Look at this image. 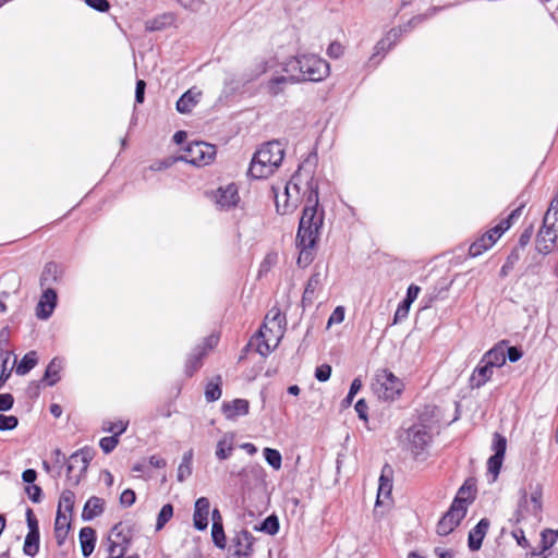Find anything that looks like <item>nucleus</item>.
Masks as SVG:
<instances>
[{
  "mask_svg": "<svg viewBox=\"0 0 558 558\" xmlns=\"http://www.w3.org/2000/svg\"><path fill=\"white\" fill-rule=\"evenodd\" d=\"M430 441L432 435L425 425H413L405 432L407 448L415 457H420L424 453Z\"/></svg>",
  "mask_w": 558,
  "mask_h": 558,
  "instance_id": "nucleus-9",
  "label": "nucleus"
},
{
  "mask_svg": "<svg viewBox=\"0 0 558 558\" xmlns=\"http://www.w3.org/2000/svg\"><path fill=\"white\" fill-rule=\"evenodd\" d=\"M464 508H459V502L451 504L449 510L441 517L437 524L438 535L446 536L450 534L465 517Z\"/></svg>",
  "mask_w": 558,
  "mask_h": 558,
  "instance_id": "nucleus-10",
  "label": "nucleus"
},
{
  "mask_svg": "<svg viewBox=\"0 0 558 558\" xmlns=\"http://www.w3.org/2000/svg\"><path fill=\"white\" fill-rule=\"evenodd\" d=\"M71 526V519L65 512L58 510L54 521V536L59 546L63 545Z\"/></svg>",
  "mask_w": 558,
  "mask_h": 558,
  "instance_id": "nucleus-22",
  "label": "nucleus"
},
{
  "mask_svg": "<svg viewBox=\"0 0 558 558\" xmlns=\"http://www.w3.org/2000/svg\"><path fill=\"white\" fill-rule=\"evenodd\" d=\"M221 376H216L213 380H210L205 389V398L208 402H214L221 397Z\"/></svg>",
  "mask_w": 558,
  "mask_h": 558,
  "instance_id": "nucleus-35",
  "label": "nucleus"
},
{
  "mask_svg": "<svg viewBox=\"0 0 558 558\" xmlns=\"http://www.w3.org/2000/svg\"><path fill=\"white\" fill-rule=\"evenodd\" d=\"M222 412L228 420H235L248 413V401L245 399H234L222 404Z\"/></svg>",
  "mask_w": 558,
  "mask_h": 558,
  "instance_id": "nucleus-20",
  "label": "nucleus"
},
{
  "mask_svg": "<svg viewBox=\"0 0 558 558\" xmlns=\"http://www.w3.org/2000/svg\"><path fill=\"white\" fill-rule=\"evenodd\" d=\"M26 521L28 526V533L39 534L38 521L31 508L26 510Z\"/></svg>",
  "mask_w": 558,
  "mask_h": 558,
  "instance_id": "nucleus-57",
  "label": "nucleus"
},
{
  "mask_svg": "<svg viewBox=\"0 0 558 558\" xmlns=\"http://www.w3.org/2000/svg\"><path fill=\"white\" fill-rule=\"evenodd\" d=\"M294 83H298V82L291 77V73L283 72L282 68H281L280 71H275L271 74L269 80L263 84V88L265 89V92L268 95H270L272 97H277V96L281 95L282 93H284L288 85L294 84Z\"/></svg>",
  "mask_w": 558,
  "mask_h": 558,
  "instance_id": "nucleus-12",
  "label": "nucleus"
},
{
  "mask_svg": "<svg viewBox=\"0 0 558 558\" xmlns=\"http://www.w3.org/2000/svg\"><path fill=\"white\" fill-rule=\"evenodd\" d=\"M392 47H390L384 38H381L374 48V53L371 57V61L375 60L378 56H384L388 52Z\"/></svg>",
  "mask_w": 558,
  "mask_h": 558,
  "instance_id": "nucleus-60",
  "label": "nucleus"
},
{
  "mask_svg": "<svg viewBox=\"0 0 558 558\" xmlns=\"http://www.w3.org/2000/svg\"><path fill=\"white\" fill-rule=\"evenodd\" d=\"M105 509V501L96 496L90 497L82 511V519L84 521H90L94 518L100 515Z\"/></svg>",
  "mask_w": 558,
  "mask_h": 558,
  "instance_id": "nucleus-27",
  "label": "nucleus"
},
{
  "mask_svg": "<svg viewBox=\"0 0 558 558\" xmlns=\"http://www.w3.org/2000/svg\"><path fill=\"white\" fill-rule=\"evenodd\" d=\"M57 305V293L51 288H46L36 307V316L40 319H48Z\"/></svg>",
  "mask_w": 558,
  "mask_h": 558,
  "instance_id": "nucleus-14",
  "label": "nucleus"
},
{
  "mask_svg": "<svg viewBox=\"0 0 558 558\" xmlns=\"http://www.w3.org/2000/svg\"><path fill=\"white\" fill-rule=\"evenodd\" d=\"M119 439L116 436L104 437L100 439L99 446L105 453H110L118 445Z\"/></svg>",
  "mask_w": 558,
  "mask_h": 558,
  "instance_id": "nucleus-54",
  "label": "nucleus"
},
{
  "mask_svg": "<svg viewBox=\"0 0 558 558\" xmlns=\"http://www.w3.org/2000/svg\"><path fill=\"white\" fill-rule=\"evenodd\" d=\"M80 544L85 558L89 557L95 549L96 532L90 526L82 527L80 531Z\"/></svg>",
  "mask_w": 558,
  "mask_h": 558,
  "instance_id": "nucleus-26",
  "label": "nucleus"
},
{
  "mask_svg": "<svg viewBox=\"0 0 558 558\" xmlns=\"http://www.w3.org/2000/svg\"><path fill=\"white\" fill-rule=\"evenodd\" d=\"M304 194L306 201L296 234V244L300 248L298 264L303 267L313 260V248L324 222V211H318V182L314 178L306 179Z\"/></svg>",
  "mask_w": 558,
  "mask_h": 558,
  "instance_id": "nucleus-1",
  "label": "nucleus"
},
{
  "mask_svg": "<svg viewBox=\"0 0 558 558\" xmlns=\"http://www.w3.org/2000/svg\"><path fill=\"white\" fill-rule=\"evenodd\" d=\"M272 338L274 336L271 331L266 332V335H260V331L258 332L255 341L256 350L260 355L265 356L276 349L282 337H277L275 342L271 341Z\"/></svg>",
  "mask_w": 558,
  "mask_h": 558,
  "instance_id": "nucleus-28",
  "label": "nucleus"
},
{
  "mask_svg": "<svg viewBox=\"0 0 558 558\" xmlns=\"http://www.w3.org/2000/svg\"><path fill=\"white\" fill-rule=\"evenodd\" d=\"M558 538V532L554 530H545L542 533V543L544 544V548H549L553 546Z\"/></svg>",
  "mask_w": 558,
  "mask_h": 558,
  "instance_id": "nucleus-56",
  "label": "nucleus"
},
{
  "mask_svg": "<svg viewBox=\"0 0 558 558\" xmlns=\"http://www.w3.org/2000/svg\"><path fill=\"white\" fill-rule=\"evenodd\" d=\"M307 178L314 177L310 173H303L301 170H299L286 183L282 192H279V189L276 186L271 187L275 197L276 209L280 215L293 213L302 201H306V194H304V190Z\"/></svg>",
  "mask_w": 558,
  "mask_h": 558,
  "instance_id": "nucleus-5",
  "label": "nucleus"
},
{
  "mask_svg": "<svg viewBox=\"0 0 558 558\" xmlns=\"http://www.w3.org/2000/svg\"><path fill=\"white\" fill-rule=\"evenodd\" d=\"M507 449V439L501 436L498 433L494 434V440H493V450L495 451L494 454H499L500 457H505Z\"/></svg>",
  "mask_w": 558,
  "mask_h": 558,
  "instance_id": "nucleus-48",
  "label": "nucleus"
},
{
  "mask_svg": "<svg viewBox=\"0 0 558 558\" xmlns=\"http://www.w3.org/2000/svg\"><path fill=\"white\" fill-rule=\"evenodd\" d=\"M492 246L493 244L489 236L482 235L471 244L469 248V254L472 257H477Z\"/></svg>",
  "mask_w": 558,
  "mask_h": 558,
  "instance_id": "nucleus-38",
  "label": "nucleus"
},
{
  "mask_svg": "<svg viewBox=\"0 0 558 558\" xmlns=\"http://www.w3.org/2000/svg\"><path fill=\"white\" fill-rule=\"evenodd\" d=\"M210 502L206 497H199L195 501L193 523L196 530L204 531L208 526Z\"/></svg>",
  "mask_w": 558,
  "mask_h": 558,
  "instance_id": "nucleus-15",
  "label": "nucleus"
},
{
  "mask_svg": "<svg viewBox=\"0 0 558 558\" xmlns=\"http://www.w3.org/2000/svg\"><path fill=\"white\" fill-rule=\"evenodd\" d=\"M519 259V255L515 252H512L511 255L507 258V262L502 265L500 269V276L506 277L513 269L514 263Z\"/></svg>",
  "mask_w": 558,
  "mask_h": 558,
  "instance_id": "nucleus-58",
  "label": "nucleus"
},
{
  "mask_svg": "<svg viewBox=\"0 0 558 558\" xmlns=\"http://www.w3.org/2000/svg\"><path fill=\"white\" fill-rule=\"evenodd\" d=\"M94 456L95 451L89 447H84L70 456L68 463V477L74 485L80 483Z\"/></svg>",
  "mask_w": 558,
  "mask_h": 558,
  "instance_id": "nucleus-8",
  "label": "nucleus"
},
{
  "mask_svg": "<svg viewBox=\"0 0 558 558\" xmlns=\"http://www.w3.org/2000/svg\"><path fill=\"white\" fill-rule=\"evenodd\" d=\"M61 368V360L54 357L50 361L44 375V380H47L48 386H53L60 379L59 373Z\"/></svg>",
  "mask_w": 558,
  "mask_h": 558,
  "instance_id": "nucleus-33",
  "label": "nucleus"
},
{
  "mask_svg": "<svg viewBox=\"0 0 558 558\" xmlns=\"http://www.w3.org/2000/svg\"><path fill=\"white\" fill-rule=\"evenodd\" d=\"M242 537H243V541L246 543L245 545V548L242 549V548H239L235 554L239 556L238 558H247V556L251 554L252 551V536L248 532H243L242 533Z\"/></svg>",
  "mask_w": 558,
  "mask_h": 558,
  "instance_id": "nucleus-55",
  "label": "nucleus"
},
{
  "mask_svg": "<svg viewBox=\"0 0 558 558\" xmlns=\"http://www.w3.org/2000/svg\"><path fill=\"white\" fill-rule=\"evenodd\" d=\"M74 499L75 495L72 490L66 489L62 492L59 499L58 510L71 513L74 507Z\"/></svg>",
  "mask_w": 558,
  "mask_h": 558,
  "instance_id": "nucleus-39",
  "label": "nucleus"
},
{
  "mask_svg": "<svg viewBox=\"0 0 558 558\" xmlns=\"http://www.w3.org/2000/svg\"><path fill=\"white\" fill-rule=\"evenodd\" d=\"M59 272V266L56 263H47L40 276L41 288H50L49 286L58 280Z\"/></svg>",
  "mask_w": 558,
  "mask_h": 558,
  "instance_id": "nucleus-31",
  "label": "nucleus"
},
{
  "mask_svg": "<svg viewBox=\"0 0 558 558\" xmlns=\"http://www.w3.org/2000/svg\"><path fill=\"white\" fill-rule=\"evenodd\" d=\"M504 457L499 454H493L487 462L488 472L494 475V480L498 476L501 465H502Z\"/></svg>",
  "mask_w": 558,
  "mask_h": 558,
  "instance_id": "nucleus-47",
  "label": "nucleus"
},
{
  "mask_svg": "<svg viewBox=\"0 0 558 558\" xmlns=\"http://www.w3.org/2000/svg\"><path fill=\"white\" fill-rule=\"evenodd\" d=\"M361 388H362L361 379L354 378L353 381L351 383L350 390H349L347 397L342 401L343 407H349L352 403L355 395L361 390Z\"/></svg>",
  "mask_w": 558,
  "mask_h": 558,
  "instance_id": "nucleus-49",
  "label": "nucleus"
},
{
  "mask_svg": "<svg viewBox=\"0 0 558 558\" xmlns=\"http://www.w3.org/2000/svg\"><path fill=\"white\" fill-rule=\"evenodd\" d=\"M232 451H233V445H232V441L231 440H228L226 437L220 439L218 442H217V447H216V457L219 459V460H226L228 459L231 454H232Z\"/></svg>",
  "mask_w": 558,
  "mask_h": 558,
  "instance_id": "nucleus-40",
  "label": "nucleus"
},
{
  "mask_svg": "<svg viewBox=\"0 0 558 558\" xmlns=\"http://www.w3.org/2000/svg\"><path fill=\"white\" fill-rule=\"evenodd\" d=\"M411 305L412 304L409 303L405 300H403L399 304V306H398V308H397V311L395 313V317H393V323L395 324H397V323H399V322H401V320H403V319H405L408 317Z\"/></svg>",
  "mask_w": 558,
  "mask_h": 558,
  "instance_id": "nucleus-51",
  "label": "nucleus"
},
{
  "mask_svg": "<svg viewBox=\"0 0 558 558\" xmlns=\"http://www.w3.org/2000/svg\"><path fill=\"white\" fill-rule=\"evenodd\" d=\"M213 199L221 210L234 208L240 202L238 186L234 183H230L218 187L213 194Z\"/></svg>",
  "mask_w": 558,
  "mask_h": 558,
  "instance_id": "nucleus-11",
  "label": "nucleus"
},
{
  "mask_svg": "<svg viewBox=\"0 0 558 558\" xmlns=\"http://www.w3.org/2000/svg\"><path fill=\"white\" fill-rule=\"evenodd\" d=\"M543 511V485L530 483L526 489L520 490V498L510 521L520 524L527 520L541 521Z\"/></svg>",
  "mask_w": 558,
  "mask_h": 558,
  "instance_id": "nucleus-6",
  "label": "nucleus"
},
{
  "mask_svg": "<svg viewBox=\"0 0 558 558\" xmlns=\"http://www.w3.org/2000/svg\"><path fill=\"white\" fill-rule=\"evenodd\" d=\"M205 354L206 349L203 347H197L193 350L186 362V374L189 376H192L201 367L202 359Z\"/></svg>",
  "mask_w": 558,
  "mask_h": 558,
  "instance_id": "nucleus-32",
  "label": "nucleus"
},
{
  "mask_svg": "<svg viewBox=\"0 0 558 558\" xmlns=\"http://www.w3.org/2000/svg\"><path fill=\"white\" fill-rule=\"evenodd\" d=\"M19 424V420L14 415H4L0 414V430H12L14 429Z\"/></svg>",
  "mask_w": 558,
  "mask_h": 558,
  "instance_id": "nucleus-50",
  "label": "nucleus"
},
{
  "mask_svg": "<svg viewBox=\"0 0 558 558\" xmlns=\"http://www.w3.org/2000/svg\"><path fill=\"white\" fill-rule=\"evenodd\" d=\"M488 527L489 521L484 518L469 532L468 546L470 550L476 551L481 548Z\"/></svg>",
  "mask_w": 558,
  "mask_h": 558,
  "instance_id": "nucleus-19",
  "label": "nucleus"
},
{
  "mask_svg": "<svg viewBox=\"0 0 558 558\" xmlns=\"http://www.w3.org/2000/svg\"><path fill=\"white\" fill-rule=\"evenodd\" d=\"M260 531L268 533L269 535H275L279 531V521L276 515H269L267 517L262 526Z\"/></svg>",
  "mask_w": 558,
  "mask_h": 558,
  "instance_id": "nucleus-46",
  "label": "nucleus"
},
{
  "mask_svg": "<svg viewBox=\"0 0 558 558\" xmlns=\"http://www.w3.org/2000/svg\"><path fill=\"white\" fill-rule=\"evenodd\" d=\"M239 475L243 476V477L252 476L254 480L262 482V481H264V477H265V471L260 465L253 464V465H247V466L243 468L239 472Z\"/></svg>",
  "mask_w": 558,
  "mask_h": 558,
  "instance_id": "nucleus-42",
  "label": "nucleus"
},
{
  "mask_svg": "<svg viewBox=\"0 0 558 558\" xmlns=\"http://www.w3.org/2000/svg\"><path fill=\"white\" fill-rule=\"evenodd\" d=\"M392 474L393 470L389 464H385L381 469L379 477V487L377 494V504L380 502V498H389L392 490Z\"/></svg>",
  "mask_w": 558,
  "mask_h": 558,
  "instance_id": "nucleus-23",
  "label": "nucleus"
},
{
  "mask_svg": "<svg viewBox=\"0 0 558 558\" xmlns=\"http://www.w3.org/2000/svg\"><path fill=\"white\" fill-rule=\"evenodd\" d=\"M201 97V90H198L196 87L190 88L178 99L177 110L183 114L190 113L199 102Z\"/></svg>",
  "mask_w": 558,
  "mask_h": 558,
  "instance_id": "nucleus-18",
  "label": "nucleus"
},
{
  "mask_svg": "<svg viewBox=\"0 0 558 558\" xmlns=\"http://www.w3.org/2000/svg\"><path fill=\"white\" fill-rule=\"evenodd\" d=\"M284 142H264L255 151L247 173L254 179L271 175L281 165L284 157Z\"/></svg>",
  "mask_w": 558,
  "mask_h": 558,
  "instance_id": "nucleus-3",
  "label": "nucleus"
},
{
  "mask_svg": "<svg viewBox=\"0 0 558 558\" xmlns=\"http://www.w3.org/2000/svg\"><path fill=\"white\" fill-rule=\"evenodd\" d=\"M343 51H344L343 46L338 41L331 43L327 48V54L330 58H335V59L341 57L343 54Z\"/></svg>",
  "mask_w": 558,
  "mask_h": 558,
  "instance_id": "nucleus-62",
  "label": "nucleus"
},
{
  "mask_svg": "<svg viewBox=\"0 0 558 558\" xmlns=\"http://www.w3.org/2000/svg\"><path fill=\"white\" fill-rule=\"evenodd\" d=\"M482 362H485L493 368L501 367L506 363V351L502 343H498L488 350L483 356Z\"/></svg>",
  "mask_w": 558,
  "mask_h": 558,
  "instance_id": "nucleus-25",
  "label": "nucleus"
},
{
  "mask_svg": "<svg viewBox=\"0 0 558 558\" xmlns=\"http://www.w3.org/2000/svg\"><path fill=\"white\" fill-rule=\"evenodd\" d=\"M521 210L522 206L515 208L506 219L501 220L500 223L488 230L483 235L489 236L492 244L494 245L496 241L502 235V233L510 228L512 220L521 215Z\"/></svg>",
  "mask_w": 558,
  "mask_h": 558,
  "instance_id": "nucleus-21",
  "label": "nucleus"
},
{
  "mask_svg": "<svg viewBox=\"0 0 558 558\" xmlns=\"http://www.w3.org/2000/svg\"><path fill=\"white\" fill-rule=\"evenodd\" d=\"M286 329V317L281 314V312L272 307L265 317V322L260 327V335H266V332L271 331L274 338L272 342L277 339V337H283Z\"/></svg>",
  "mask_w": 558,
  "mask_h": 558,
  "instance_id": "nucleus-13",
  "label": "nucleus"
},
{
  "mask_svg": "<svg viewBox=\"0 0 558 558\" xmlns=\"http://www.w3.org/2000/svg\"><path fill=\"white\" fill-rule=\"evenodd\" d=\"M474 499V486L470 481H465L464 484L459 488L458 494L452 504L459 502V508H464L468 511V506Z\"/></svg>",
  "mask_w": 558,
  "mask_h": 558,
  "instance_id": "nucleus-30",
  "label": "nucleus"
},
{
  "mask_svg": "<svg viewBox=\"0 0 558 558\" xmlns=\"http://www.w3.org/2000/svg\"><path fill=\"white\" fill-rule=\"evenodd\" d=\"M85 2L99 12H107L110 8L108 0H85Z\"/></svg>",
  "mask_w": 558,
  "mask_h": 558,
  "instance_id": "nucleus-64",
  "label": "nucleus"
},
{
  "mask_svg": "<svg viewBox=\"0 0 558 558\" xmlns=\"http://www.w3.org/2000/svg\"><path fill=\"white\" fill-rule=\"evenodd\" d=\"M331 366L329 364H322L316 367L315 369V378L318 381L325 383L327 381L331 376Z\"/></svg>",
  "mask_w": 558,
  "mask_h": 558,
  "instance_id": "nucleus-53",
  "label": "nucleus"
},
{
  "mask_svg": "<svg viewBox=\"0 0 558 558\" xmlns=\"http://www.w3.org/2000/svg\"><path fill=\"white\" fill-rule=\"evenodd\" d=\"M543 225L558 238V193L544 216Z\"/></svg>",
  "mask_w": 558,
  "mask_h": 558,
  "instance_id": "nucleus-29",
  "label": "nucleus"
},
{
  "mask_svg": "<svg viewBox=\"0 0 558 558\" xmlns=\"http://www.w3.org/2000/svg\"><path fill=\"white\" fill-rule=\"evenodd\" d=\"M38 362L37 353L35 351L27 352L16 366L17 375H26L32 368L36 366Z\"/></svg>",
  "mask_w": 558,
  "mask_h": 558,
  "instance_id": "nucleus-34",
  "label": "nucleus"
},
{
  "mask_svg": "<svg viewBox=\"0 0 558 558\" xmlns=\"http://www.w3.org/2000/svg\"><path fill=\"white\" fill-rule=\"evenodd\" d=\"M192 458H193V451L189 450L186 451L183 457L182 461L178 468V481L183 482L187 476L192 473Z\"/></svg>",
  "mask_w": 558,
  "mask_h": 558,
  "instance_id": "nucleus-36",
  "label": "nucleus"
},
{
  "mask_svg": "<svg viewBox=\"0 0 558 558\" xmlns=\"http://www.w3.org/2000/svg\"><path fill=\"white\" fill-rule=\"evenodd\" d=\"M371 389L378 399L392 401L401 395L403 383L392 372L384 368L376 372Z\"/></svg>",
  "mask_w": 558,
  "mask_h": 558,
  "instance_id": "nucleus-7",
  "label": "nucleus"
},
{
  "mask_svg": "<svg viewBox=\"0 0 558 558\" xmlns=\"http://www.w3.org/2000/svg\"><path fill=\"white\" fill-rule=\"evenodd\" d=\"M172 505L166 504L165 506H162L157 518L156 530H161L166 525V523L172 518Z\"/></svg>",
  "mask_w": 558,
  "mask_h": 558,
  "instance_id": "nucleus-44",
  "label": "nucleus"
},
{
  "mask_svg": "<svg viewBox=\"0 0 558 558\" xmlns=\"http://www.w3.org/2000/svg\"><path fill=\"white\" fill-rule=\"evenodd\" d=\"M211 537L215 545L219 548L226 547V536L223 531L222 522L213 523Z\"/></svg>",
  "mask_w": 558,
  "mask_h": 558,
  "instance_id": "nucleus-43",
  "label": "nucleus"
},
{
  "mask_svg": "<svg viewBox=\"0 0 558 558\" xmlns=\"http://www.w3.org/2000/svg\"><path fill=\"white\" fill-rule=\"evenodd\" d=\"M180 145L181 154L171 156L163 160L156 161L150 166L154 171H160L169 168L175 161L182 160L194 166L209 165L216 157V146L210 142H175Z\"/></svg>",
  "mask_w": 558,
  "mask_h": 558,
  "instance_id": "nucleus-2",
  "label": "nucleus"
},
{
  "mask_svg": "<svg viewBox=\"0 0 558 558\" xmlns=\"http://www.w3.org/2000/svg\"><path fill=\"white\" fill-rule=\"evenodd\" d=\"M136 496L134 490L125 489L120 496V502L122 506L131 507L135 502Z\"/></svg>",
  "mask_w": 558,
  "mask_h": 558,
  "instance_id": "nucleus-63",
  "label": "nucleus"
},
{
  "mask_svg": "<svg viewBox=\"0 0 558 558\" xmlns=\"http://www.w3.org/2000/svg\"><path fill=\"white\" fill-rule=\"evenodd\" d=\"M10 356L4 355L2 359V366H1V373H0V388L2 385L10 378L12 373V367H8V361Z\"/></svg>",
  "mask_w": 558,
  "mask_h": 558,
  "instance_id": "nucleus-61",
  "label": "nucleus"
},
{
  "mask_svg": "<svg viewBox=\"0 0 558 558\" xmlns=\"http://www.w3.org/2000/svg\"><path fill=\"white\" fill-rule=\"evenodd\" d=\"M557 240V235L543 225L536 238V248L542 254H548L551 252Z\"/></svg>",
  "mask_w": 558,
  "mask_h": 558,
  "instance_id": "nucleus-24",
  "label": "nucleus"
},
{
  "mask_svg": "<svg viewBox=\"0 0 558 558\" xmlns=\"http://www.w3.org/2000/svg\"><path fill=\"white\" fill-rule=\"evenodd\" d=\"M40 534L27 533L25 536L23 553L27 556L34 557L39 551Z\"/></svg>",
  "mask_w": 558,
  "mask_h": 558,
  "instance_id": "nucleus-37",
  "label": "nucleus"
},
{
  "mask_svg": "<svg viewBox=\"0 0 558 558\" xmlns=\"http://www.w3.org/2000/svg\"><path fill=\"white\" fill-rule=\"evenodd\" d=\"M264 458L266 462L272 466L275 470H279L282 464L281 453L277 449L265 448L264 449Z\"/></svg>",
  "mask_w": 558,
  "mask_h": 558,
  "instance_id": "nucleus-41",
  "label": "nucleus"
},
{
  "mask_svg": "<svg viewBox=\"0 0 558 558\" xmlns=\"http://www.w3.org/2000/svg\"><path fill=\"white\" fill-rule=\"evenodd\" d=\"M129 422L128 421H117V422H109L106 423L104 426V430L108 433H112L113 436L119 437L121 434H123L128 428Z\"/></svg>",
  "mask_w": 558,
  "mask_h": 558,
  "instance_id": "nucleus-45",
  "label": "nucleus"
},
{
  "mask_svg": "<svg viewBox=\"0 0 558 558\" xmlns=\"http://www.w3.org/2000/svg\"><path fill=\"white\" fill-rule=\"evenodd\" d=\"M283 72H290L296 82H319L329 74V65L315 54L293 57L282 64Z\"/></svg>",
  "mask_w": 558,
  "mask_h": 558,
  "instance_id": "nucleus-4",
  "label": "nucleus"
},
{
  "mask_svg": "<svg viewBox=\"0 0 558 558\" xmlns=\"http://www.w3.org/2000/svg\"><path fill=\"white\" fill-rule=\"evenodd\" d=\"M493 374L494 368L481 360L470 376V387L480 389L492 379Z\"/></svg>",
  "mask_w": 558,
  "mask_h": 558,
  "instance_id": "nucleus-17",
  "label": "nucleus"
},
{
  "mask_svg": "<svg viewBox=\"0 0 558 558\" xmlns=\"http://www.w3.org/2000/svg\"><path fill=\"white\" fill-rule=\"evenodd\" d=\"M178 2L186 10L198 12L204 5L203 0H178Z\"/></svg>",
  "mask_w": 558,
  "mask_h": 558,
  "instance_id": "nucleus-59",
  "label": "nucleus"
},
{
  "mask_svg": "<svg viewBox=\"0 0 558 558\" xmlns=\"http://www.w3.org/2000/svg\"><path fill=\"white\" fill-rule=\"evenodd\" d=\"M407 31V26L404 28H392L385 35L384 39L390 47H393L396 43L400 39L402 33Z\"/></svg>",
  "mask_w": 558,
  "mask_h": 558,
  "instance_id": "nucleus-52",
  "label": "nucleus"
},
{
  "mask_svg": "<svg viewBox=\"0 0 558 558\" xmlns=\"http://www.w3.org/2000/svg\"><path fill=\"white\" fill-rule=\"evenodd\" d=\"M324 284V277L319 271H314L307 280L302 296V303L304 306H310L316 299V294L322 290Z\"/></svg>",
  "mask_w": 558,
  "mask_h": 558,
  "instance_id": "nucleus-16",
  "label": "nucleus"
}]
</instances>
